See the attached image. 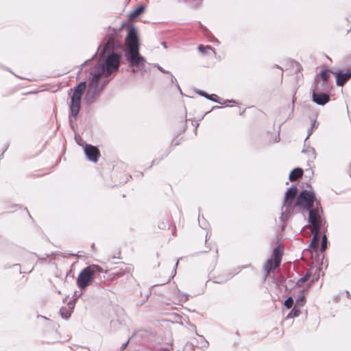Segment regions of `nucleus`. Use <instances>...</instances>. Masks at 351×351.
Instances as JSON below:
<instances>
[{
	"label": "nucleus",
	"instance_id": "7c9ffc66",
	"mask_svg": "<svg viewBox=\"0 0 351 351\" xmlns=\"http://www.w3.org/2000/svg\"><path fill=\"white\" fill-rule=\"evenodd\" d=\"M347 295L349 296V292L346 291Z\"/></svg>",
	"mask_w": 351,
	"mask_h": 351
},
{
	"label": "nucleus",
	"instance_id": "393cba45",
	"mask_svg": "<svg viewBox=\"0 0 351 351\" xmlns=\"http://www.w3.org/2000/svg\"><path fill=\"white\" fill-rule=\"evenodd\" d=\"M157 68L158 69V70H160L163 73H169V71L165 70L162 67H161L159 65L157 66Z\"/></svg>",
	"mask_w": 351,
	"mask_h": 351
},
{
	"label": "nucleus",
	"instance_id": "1a4fd4ad",
	"mask_svg": "<svg viewBox=\"0 0 351 351\" xmlns=\"http://www.w3.org/2000/svg\"><path fill=\"white\" fill-rule=\"evenodd\" d=\"M308 220L312 224L314 229H321L322 219L319 214V208L317 206L316 208H310L309 210Z\"/></svg>",
	"mask_w": 351,
	"mask_h": 351
},
{
	"label": "nucleus",
	"instance_id": "c756f323",
	"mask_svg": "<svg viewBox=\"0 0 351 351\" xmlns=\"http://www.w3.org/2000/svg\"><path fill=\"white\" fill-rule=\"evenodd\" d=\"M178 265V261H177L176 264V266L177 267Z\"/></svg>",
	"mask_w": 351,
	"mask_h": 351
},
{
	"label": "nucleus",
	"instance_id": "412c9836",
	"mask_svg": "<svg viewBox=\"0 0 351 351\" xmlns=\"http://www.w3.org/2000/svg\"><path fill=\"white\" fill-rule=\"evenodd\" d=\"M124 268L121 267V269L123 270L124 272H131L133 270V267L131 265H125Z\"/></svg>",
	"mask_w": 351,
	"mask_h": 351
},
{
	"label": "nucleus",
	"instance_id": "0eeeda50",
	"mask_svg": "<svg viewBox=\"0 0 351 351\" xmlns=\"http://www.w3.org/2000/svg\"><path fill=\"white\" fill-rule=\"evenodd\" d=\"M272 256L274 258V262L272 259H269L267 261L265 265V269L267 273V276L269 275V271L279 266L281 262L282 252L279 246L276 247L274 252Z\"/></svg>",
	"mask_w": 351,
	"mask_h": 351
},
{
	"label": "nucleus",
	"instance_id": "b1692460",
	"mask_svg": "<svg viewBox=\"0 0 351 351\" xmlns=\"http://www.w3.org/2000/svg\"><path fill=\"white\" fill-rule=\"evenodd\" d=\"M315 121H314L313 123H312V125H311V128L310 130H308V134L307 136V137L306 138V140L308 138L309 136H311V134H312V132H313V128L315 127Z\"/></svg>",
	"mask_w": 351,
	"mask_h": 351
},
{
	"label": "nucleus",
	"instance_id": "4468645a",
	"mask_svg": "<svg viewBox=\"0 0 351 351\" xmlns=\"http://www.w3.org/2000/svg\"><path fill=\"white\" fill-rule=\"evenodd\" d=\"M319 77L323 81L322 86H326L328 80L330 77L329 71L327 69L322 70L320 73Z\"/></svg>",
	"mask_w": 351,
	"mask_h": 351
},
{
	"label": "nucleus",
	"instance_id": "39448f33",
	"mask_svg": "<svg viewBox=\"0 0 351 351\" xmlns=\"http://www.w3.org/2000/svg\"><path fill=\"white\" fill-rule=\"evenodd\" d=\"M297 187L292 186L285 193L284 203L282 207L281 219L285 220L293 211V202L297 194Z\"/></svg>",
	"mask_w": 351,
	"mask_h": 351
},
{
	"label": "nucleus",
	"instance_id": "20e7f679",
	"mask_svg": "<svg viewBox=\"0 0 351 351\" xmlns=\"http://www.w3.org/2000/svg\"><path fill=\"white\" fill-rule=\"evenodd\" d=\"M101 271L102 269L97 265H91L82 269L77 278L78 287L83 289L88 287Z\"/></svg>",
	"mask_w": 351,
	"mask_h": 351
},
{
	"label": "nucleus",
	"instance_id": "ddd939ff",
	"mask_svg": "<svg viewBox=\"0 0 351 351\" xmlns=\"http://www.w3.org/2000/svg\"><path fill=\"white\" fill-rule=\"evenodd\" d=\"M321 229H313V237L312 239L311 247L315 249L319 243V233Z\"/></svg>",
	"mask_w": 351,
	"mask_h": 351
},
{
	"label": "nucleus",
	"instance_id": "a878e982",
	"mask_svg": "<svg viewBox=\"0 0 351 351\" xmlns=\"http://www.w3.org/2000/svg\"><path fill=\"white\" fill-rule=\"evenodd\" d=\"M130 342V339L125 343H123L121 347V349H120V351H123V350L126 348V346H128V344Z\"/></svg>",
	"mask_w": 351,
	"mask_h": 351
},
{
	"label": "nucleus",
	"instance_id": "f3484780",
	"mask_svg": "<svg viewBox=\"0 0 351 351\" xmlns=\"http://www.w3.org/2000/svg\"><path fill=\"white\" fill-rule=\"evenodd\" d=\"M311 274L309 273H306L303 277L300 278L298 281L296 285L298 287H301L304 282H306L310 278Z\"/></svg>",
	"mask_w": 351,
	"mask_h": 351
},
{
	"label": "nucleus",
	"instance_id": "423d86ee",
	"mask_svg": "<svg viewBox=\"0 0 351 351\" xmlns=\"http://www.w3.org/2000/svg\"><path fill=\"white\" fill-rule=\"evenodd\" d=\"M315 199V197L313 192L303 190L300 193L295 205L303 209L309 210L313 207Z\"/></svg>",
	"mask_w": 351,
	"mask_h": 351
},
{
	"label": "nucleus",
	"instance_id": "f8f14e48",
	"mask_svg": "<svg viewBox=\"0 0 351 351\" xmlns=\"http://www.w3.org/2000/svg\"><path fill=\"white\" fill-rule=\"evenodd\" d=\"M303 174V170L300 168H295L289 174V180L294 181L300 178Z\"/></svg>",
	"mask_w": 351,
	"mask_h": 351
},
{
	"label": "nucleus",
	"instance_id": "6e6552de",
	"mask_svg": "<svg viewBox=\"0 0 351 351\" xmlns=\"http://www.w3.org/2000/svg\"><path fill=\"white\" fill-rule=\"evenodd\" d=\"M321 88H319V80H316V85L313 90L312 93V100L318 105H324L329 101V95L326 93H319V90Z\"/></svg>",
	"mask_w": 351,
	"mask_h": 351
},
{
	"label": "nucleus",
	"instance_id": "9d476101",
	"mask_svg": "<svg viewBox=\"0 0 351 351\" xmlns=\"http://www.w3.org/2000/svg\"><path fill=\"white\" fill-rule=\"evenodd\" d=\"M84 152L88 160L94 162L97 161L100 155L99 149L91 145H86L84 147Z\"/></svg>",
	"mask_w": 351,
	"mask_h": 351
},
{
	"label": "nucleus",
	"instance_id": "dca6fc26",
	"mask_svg": "<svg viewBox=\"0 0 351 351\" xmlns=\"http://www.w3.org/2000/svg\"><path fill=\"white\" fill-rule=\"evenodd\" d=\"M198 50L200 53L202 54H206L208 51H212L214 54H215V52L213 50L212 47L210 46H204L202 45H200L198 47Z\"/></svg>",
	"mask_w": 351,
	"mask_h": 351
},
{
	"label": "nucleus",
	"instance_id": "9b49d317",
	"mask_svg": "<svg viewBox=\"0 0 351 351\" xmlns=\"http://www.w3.org/2000/svg\"><path fill=\"white\" fill-rule=\"evenodd\" d=\"M145 10V6L144 5H139L129 14H128V20L127 22H131V21L137 19L144 12Z\"/></svg>",
	"mask_w": 351,
	"mask_h": 351
},
{
	"label": "nucleus",
	"instance_id": "cd10ccee",
	"mask_svg": "<svg viewBox=\"0 0 351 351\" xmlns=\"http://www.w3.org/2000/svg\"><path fill=\"white\" fill-rule=\"evenodd\" d=\"M126 23H123L121 28H124L125 27Z\"/></svg>",
	"mask_w": 351,
	"mask_h": 351
},
{
	"label": "nucleus",
	"instance_id": "aec40b11",
	"mask_svg": "<svg viewBox=\"0 0 351 351\" xmlns=\"http://www.w3.org/2000/svg\"><path fill=\"white\" fill-rule=\"evenodd\" d=\"M327 247V239L326 236L324 235L322 241L321 251H324Z\"/></svg>",
	"mask_w": 351,
	"mask_h": 351
},
{
	"label": "nucleus",
	"instance_id": "6ab92c4d",
	"mask_svg": "<svg viewBox=\"0 0 351 351\" xmlns=\"http://www.w3.org/2000/svg\"><path fill=\"white\" fill-rule=\"evenodd\" d=\"M293 300L292 299L291 297H289L285 301V306L287 308H291V306H293Z\"/></svg>",
	"mask_w": 351,
	"mask_h": 351
},
{
	"label": "nucleus",
	"instance_id": "f257e3e1",
	"mask_svg": "<svg viewBox=\"0 0 351 351\" xmlns=\"http://www.w3.org/2000/svg\"><path fill=\"white\" fill-rule=\"evenodd\" d=\"M120 38L117 33L109 35L106 41H104L98 48L99 62L90 74L85 96L89 104L99 96L104 87L112 79L110 75L119 67L121 55L118 51L122 47Z\"/></svg>",
	"mask_w": 351,
	"mask_h": 351
},
{
	"label": "nucleus",
	"instance_id": "2eb2a0df",
	"mask_svg": "<svg viewBox=\"0 0 351 351\" xmlns=\"http://www.w3.org/2000/svg\"><path fill=\"white\" fill-rule=\"evenodd\" d=\"M72 308V307H69V308L66 307H62L60 309L61 316L64 319H68L71 316Z\"/></svg>",
	"mask_w": 351,
	"mask_h": 351
},
{
	"label": "nucleus",
	"instance_id": "2f4dec72",
	"mask_svg": "<svg viewBox=\"0 0 351 351\" xmlns=\"http://www.w3.org/2000/svg\"><path fill=\"white\" fill-rule=\"evenodd\" d=\"M187 1H190V0H186Z\"/></svg>",
	"mask_w": 351,
	"mask_h": 351
},
{
	"label": "nucleus",
	"instance_id": "f03ea898",
	"mask_svg": "<svg viewBox=\"0 0 351 351\" xmlns=\"http://www.w3.org/2000/svg\"><path fill=\"white\" fill-rule=\"evenodd\" d=\"M126 29L128 34L125 37V58L132 67V72L142 71L145 66L146 60L139 53L140 40L137 29L130 25Z\"/></svg>",
	"mask_w": 351,
	"mask_h": 351
},
{
	"label": "nucleus",
	"instance_id": "c85d7f7f",
	"mask_svg": "<svg viewBox=\"0 0 351 351\" xmlns=\"http://www.w3.org/2000/svg\"><path fill=\"white\" fill-rule=\"evenodd\" d=\"M173 80H176V79H175V77L171 75V81H172V82H173Z\"/></svg>",
	"mask_w": 351,
	"mask_h": 351
},
{
	"label": "nucleus",
	"instance_id": "4be33fe9",
	"mask_svg": "<svg viewBox=\"0 0 351 351\" xmlns=\"http://www.w3.org/2000/svg\"><path fill=\"white\" fill-rule=\"evenodd\" d=\"M305 302L304 296H301L298 300H296V305L302 306Z\"/></svg>",
	"mask_w": 351,
	"mask_h": 351
},
{
	"label": "nucleus",
	"instance_id": "7ed1b4c3",
	"mask_svg": "<svg viewBox=\"0 0 351 351\" xmlns=\"http://www.w3.org/2000/svg\"><path fill=\"white\" fill-rule=\"evenodd\" d=\"M86 88V82H81L74 89L71 97L70 117L71 123L73 119L75 120L81 109V99Z\"/></svg>",
	"mask_w": 351,
	"mask_h": 351
},
{
	"label": "nucleus",
	"instance_id": "bb28decb",
	"mask_svg": "<svg viewBox=\"0 0 351 351\" xmlns=\"http://www.w3.org/2000/svg\"><path fill=\"white\" fill-rule=\"evenodd\" d=\"M200 95H201L202 96H204V97L207 98L208 99V98H209V96L210 95H208V94H207V93H200Z\"/></svg>",
	"mask_w": 351,
	"mask_h": 351
},
{
	"label": "nucleus",
	"instance_id": "5701e85b",
	"mask_svg": "<svg viewBox=\"0 0 351 351\" xmlns=\"http://www.w3.org/2000/svg\"><path fill=\"white\" fill-rule=\"evenodd\" d=\"M179 295H180V302H186L188 300V295L184 293H181L179 291Z\"/></svg>",
	"mask_w": 351,
	"mask_h": 351
},
{
	"label": "nucleus",
	"instance_id": "a211bd4d",
	"mask_svg": "<svg viewBox=\"0 0 351 351\" xmlns=\"http://www.w3.org/2000/svg\"><path fill=\"white\" fill-rule=\"evenodd\" d=\"M217 97H217V95L213 94V95H210L209 96L208 99H209V100H211V101H215V102H217V103H219V104H223V103H221V101H219L217 100ZM232 103H234L235 101H229V100H228V101H224V104H226V103H232Z\"/></svg>",
	"mask_w": 351,
	"mask_h": 351
}]
</instances>
